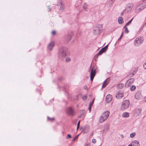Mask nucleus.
<instances>
[{
    "mask_svg": "<svg viewBox=\"0 0 146 146\" xmlns=\"http://www.w3.org/2000/svg\"><path fill=\"white\" fill-rule=\"evenodd\" d=\"M108 1L110 4H111L114 2V0H108Z\"/></svg>",
    "mask_w": 146,
    "mask_h": 146,
    "instance_id": "31",
    "label": "nucleus"
},
{
    "mask_svg": "<svg viewBox=\"0 0 146 146\" xmlns=\"http://www.w3.org/2000/svg\"><path fill=\"white\" fill-rule=\"evenodd\" d=\"M133 18H132L131 20L129 21L127 23H126V24L125 25L126 26H127L129 25V24H130L131 23V22L133 19Z\"/></svg>",
    "mask_w": 146,
    "mask_h": 146,
    "instance_id": "27",
    "label": "nucleus"
},
{
    "mask_svg": "<svg viewBox=\"0 0 146 146\" xmlns=\"http://www.w3.org/2000/svg\"><path fill=\"white\" fill-rule=\"evenodd\" d=\"M71 135L69 134H68L67 135V137H66V139H68V138H71Z\"/></svg>",
    "mask_w": 146,
    "mask_h": 146,
    "instance_id": "37",
    "label": "nucleus"
},
{
    "mask_svg": "<svg viewBox=\"0 0 146 146\" xmlns=\"http://www.w3.org/2000/svg\"><path fill=\"white\" fill-rule=\"evenodd\" d=\"M91 107L89 106L88 108V109L89 111V112H90L91 111Z\"/></svg>",
    "mask_w": 146,
    "mask_h": 146,
    "instance_id": "44",
    "label": "nucleus"
},
{
    "mask_svg": "<svg viewBox=\"0 0 146 146\" xmlns=\"http://www.w3.org/2000/svg\"><path fill=\"white\" fill-rule=\"evenodd\" d=\"M120 136H121V137L122 138H123V137H124V136H123V135H122V134H121V135Z\"/></svg>",
    "mask_w": 146,
    "mask_h": 146,
    "instance_id": "49",
    "label": "nucleus"
},
{
    "mask_svg": "<svg viewBox=\"0 0 146 146\" xmlns=\"http://www.w3.org/2000/svg\"><path fill=\"white\" fill-rule=\"evenodd\" d=\"M133 7V5L132 3H129L127 5L125 11L127 13H128L131 11Z\"/></svg>",
    "mask_w": 146,
    "mask_h": 146,
    "instance_id": "8",
    "label": "nucleus"
},
{
    "mask_svg": "<svg viewBox=\"0 0 146 146\" xmlns=\"http://www.w3.org/2000/svg\"><path fill=\"white\" fill-rule=\"evenodd\" d=\"M112 99V95L110 94L108 95L106 98V101L108 103H110Z\"/></svg>",
    "mask_w": 146,
    "mask_h": 146,
    "instance_id": "15",
    "label": "nucleus"
},
{
    "mask_svg": "<svg viewBox=\"0 0 146 146\" xmlns=\"http://www.w3.org/2000/svg\"><path fill=\"white\" fill-rule=\"evenodd\" d=\"M85 146H90V145L89 144L87 143L85 145Z\"/></svg>",
    "mask_w": 146,
    "mask_h": 146,
    "instance_id": "50",
    "label": "nucleus"
},
{
    "mask_svg": "<svg viewBox=\"0 0 146 146\" xmlns=\"http://www.w3.org/2000/svg\"><path fill=\"white\" fill-rule=\"evenodd\" d=\"M92 142L94 143H95L96 142V140L95 139H93L92 140Z\"/></svg>",
    "mask_w": 146,
    "mask_h": 146,
    "instance_id": "38",
    "label": "nucleus"
},
{
    "mask_svg": "<svg viewBox=\"0 0 146 146\" xmlns=\"http://www.w3.org/2000/svg\"><path fill=\"white\" fill-rule=\"evenodd\" d=\"M48 8L49 9V11H50V10H51V9L50 8V7L49 6H48Z\"/></svg>",
    "mask_w": 146,
    "mask_h": 146,
    "instance_id": "51",
    "label": "nucleus"
},
{
    "mask_svg": "<svg viewBox=\"0 0 146 146\" xmlns=\"http://www.w3.org/2000/svg\"><path fill=\"white\" fill-rule=\"evenodd\" d=\"M71 60V59L69 57H67L66 58V62H68Z\"/></svg>",
    "mask_w": 146,
    "mask_h": 146,
    "instance_id": "32",
    "label": "nucleus"
},
{
    "mask_svg": "<svg viewBox=\"0 0 146 146\" xmlns=\"http://www.w3.org/2000/svg\"><path fill=\"white\" fill-rule=\"evenodd\" d=\"M71 33H68L64 37V40L65 42L68 43L71 39L72 37Z\"/></svg>",
    "mask_w": 146,
    "mask_h": 146,
    "instance_id": "7",
    "label": "nucleus"
},
{
    "mask_svg": "<svg viewBox=\"0 0 146 146\" xmlns=\"http://www.w3.org/2000/svg\"><path fill=\"white\" fill-rule=\"evenodd\" d=\"M110 81L109 78H108L106 79L102 85V88L105 87L108 84Z\"/></svg>",
    "mask_w": 146,
    "mask_h": 146,
    "instance_id": "17",
    "label": "nucleus"
},
{
    "mask_svg": "<svg viewBox=\"0 0 146 146\" xmlns=\"http://www.w3.org/2000/svg\"><path fill=\"white\" fill-rule=\"evenodd\" d=\"M85 113V111L84 110H82L81 112L80 113H81V116H82L83 115H84V113Z\"/></svg>",
    "mask_w": 146,
    "mask_h": 146,
    "instance_id": "34",
    "label": "nucleus"
},
{
    "mask_svg": "<svg viewBox=\"0 0 146 146\" xmlns=\"http://www.w3.org/2000/svg\"><path fill=\"white\" fill-rule=\"evenodd\" d=\"M141 112V108H138L135 110V114L137 117L140 115Z\"/></svg>",
    "mask_w": 146,
    "mask_h": 146,
    "instance_id": "16",
    "label": "nucleus"
},
{
    "mask_svg": "<svg viewBox=\"0 0 146 146\" xmlns=\"http://www.w3.org/2000/svg\"><path fill=\"white\" fill-rule=\"evenodd\" d=\"M102 29L101 25H99L95 27L94 29L93 33L95 35H98L100 33V31Z\"/></svg>",
    "mask_w": 146,
    "mask_h": 146,
    "instance_id": "5",
    "label": "nucleus"
},
{
    "mask_svg": "<svg viewBox=\"0 0 146 146\" xmlns=\"http://www.w3.org/2000/svg\"><path fill=\"white\" fill-rule=\"evenodd\" d=\"M67 113L69 115L71 116H73L74 115V110L70 107H69L68 109Z\"/></svg>",
    "mask_w": 146,
    "mask_h": 146,
    "instance_id": "11",
    "label": "nucleus"
},
{
    "mask_svg": "<svg viewBox=\"0 0 146 146\" xmlns=\"http://www.w3.org/2000/svg\"><path fill=\"white\" fill-rule=\"evenodd\" d=\"M124 86V84L122 83H121L118 84L117 86V88L119 89H122Z\"/></svg>",
    "mask_w": 146,
    "mask_h": 146,
    "instance_id": "20",
    "label": "nucleus"
},
{
    "mask_svg": "<svg viewBox=\"0 0 146 146\" xmlns=\"http://www.w3.org/2000/svg\"><path fill=\"white\" fill-rule=\"evenodd\" d=\"M69 51L68 48L65 46H61L59 49L58 52V55L62 58H64L68 54Z\"/></svg>",
    "mask_w": 146,
    "mask_h": 146,
    "instance_id": "1",
    "label": "nucleus"
},
{
    "mask_svg": "<svg viewBox=\"0 0 146 146\" xmlns=\"http://www.w3.org/2000/svg\"><path fill=\"white\" fill-rule=\"evenodd\" d=\"M130 102L128 100H125L122 103L121 106V109L122 110H124L127 109L129 106Z\"/></svg>",
    "mask_w": 146,
    "mask_h": 146,
    "instance_id": "6",
    "label": "nucleus"
},
{
    "mask_svg": "<svg viewBox=\"0 0 146 146\" xmlns=\"http://www.w3.org/2000/svg\"><path fill=\"white\" fill-rule=\"evenodd\" d=\"M135 135L136 134L135 133H133L130 134V137L131 138H133Z\"/></svg>",
    "mask_w": 146,
    "mask_h": 146,
    "instance_id": "28",
    "label": "nucleus"
},
{
    "mask_svg": "<svg viewBox=\"0 0 146 146\" xmlns=\"http://www.w3.org/2000/svg\"><path fill=\"white\" fill-rule=\"evenodd\" d=\"M123 96V93L121 91H119L117 93L115 96L116 98L118 99H121L122 98Z\"/></svg>",
    "mask_w": 146,
    "mask_h": 146,
    "instance_id": "12",
    "label": "nucleus"
},
{
    "mask_svg": "<svg viewBox=\"0 0 146 146\" xmlns=\"http://www.w3.org/2000/svg\"><path fill=\"white\" fill-rule=\"evenodd\" d=\"M141 97L142 95L140 91H138L136 92L135 96V98L136 99L140 100Z\"/></svg>",
    "mask_w": 146,
    "mask_h": 146,
    "instance_id": "13",
    "label": "nucleus"
},
{
    "mask_svg": "<svg viewBox=\"0 0 146 146\" xmlns=\"http://www.w3.org/2000/svg\"><path fill=\"white\" fill-rule=\"evenodd\" d=\"M104 52L102 51V50H100L99 52L97 54V55H101Z\"/></svg>",
    "mask_w": 146,
    "mask_h": 146,
    "instance_id": "29",
    "label": "nucleus"
},
{
    "mask_svg": "<svg viewBox=\"0 0 146 146\" xmlns=\"http://www.w3.org/2000/svg\"><path fill=\"white\" fill-rule=\"evenodd\" d=\"M110 114L109 111H106L104 112L102 115L100 119V122L102 123L106 120Z\"/></svg>",
    "mask_w": 146,
    "mask_h": 146,
    "instance_id": "2",
    "label": "nucleus"
},
{
    "mask_svg": "<svg viewBox=\"0 0 146 146\" xmlns=\"http://www.w3.org/2000/svg\"><path fill=\"white\" fill-rule=\"evenodd\" d=\"M143 41V38L141 36L137 37L134 41V45L136 46H138L141 44Z\"/></svg>",
    "mask_w": 146,
    "mask_h": 146,
    "instance_id": "3",
    "label": "nucleus"
},
{
    "mask_svg": "<svg viewBox=\"0 0 146 146\" xmlns=\"http://www.w3.org/2000/svg\"><path fill=\"white\" fill-rule=\"evenodd\" d=\"M108 46V45H107L106 46L104 47H103L106 50H107V48Z\"/></svg>",
    "mask_w": 146,
    "mask_h": 146,
    "instance_id": "42",
    "label": "nucleus"
},
{
    "mask_svg": "<svg viewBox=\"0 0 146 146\" xmlns=\"http://www.w3.org/2000/svg\"><path fill=\"white\" fill-rule=\"evenodd\" d=\"M54 42L53 41H52L50 42L47 46L48 49L50 50H51L54 46Z\"/></svg>",
    "mask_w": 146,
    "mask_h": 146,
    "instance_id": "14",
    "label": "nucleus"
},
{
    "mask_svg": "<svg viewBox=\"0 0 146 146\" xmlns=\"http://www.w3.org/2000/svg\"><path fill=\"white\" fill-rule=\"evenodd\" d=\"M47 119L48 120L52 121L54 120V118L53 117L50 118L49 117H47Z\"/></svg>",
    "mask_w": 146,
    "mask_h": 146,
    "instance_id": "30",
    "label": "nucleus"
},
{
    "mask_svg": "<svg viewBox=\"0 0 146 146\" xmlns=\"http://www.w3.org/2000/svg\"><path fill=\"white\" fill-rule=\"evenodd\" d=\"M78 95H77L76 96V98H75V100H77V99H78Z\"/></svg>",
    "mask_w": 146,
    "mask_h": 146,
    "instance_id": "48",
    "label": "nucleus"
},
{
    "mask_svg": "<svg viewBox=\"0 0 146 146\" xmlns=\"http://www.w3.org/2000/svg\"><path fill=\"white\" fill-rule=\"evenodd\" d=\"M143 67L144 68L146 69V62L143 65Z\"/></svg>",
    "mask_w": 146,
    "mask_h": 146,
    "instance_id": "41",
    "label": "nucleus"
},
{
    "mask_svg": "<svg viewBox=\"0 0 146 146\" xmlns=\"http://www.w3.org/2000/svg\"><path fill=\"white\" fill-rule=\"evenodd\" d=\"M60 4H61L62 5V3H61H61H60Z\"/></svg>",
    "mask_w": 146,
    "mask_h": 146,
    "instance_id": "56",
    "label": "nucleus"
},
{
    "mask_svg": "<svg viewBox=\"0 0 146 146\" xmlns=\"http://www.w3.org/2000/svg\"><path fill=\"white\" fill-rule=\"evenodd\" d=\"M80 121H79L77 124V130H78L79 127L80 125Z\"/></svg>",
    "mask_w": 146,
    "mask_h": 146,
    "instance_id": "35",
    "label": "nucleus"
},
{
    "mask_svg": "<svg viewBox=\"0 0 146 146\" xmlns=\"http://www.w3.org/2000/svg\"><path fill=\"white\" fill-rule=\"evenodd\" d=\"M128 146H133V145L131 144L129 145Z\"/></svg>",
    "mask_w": 146,
    "mask_h": 146,
    "instance_id": "53",
    "label": "nucleus"
},
{
    "mask_svg": "<svg viewBox=\"0 0 146 146\" xmlns=\"http://www.w3.org/2000/svg\"><path fill=\"white\" fill-rule=\"evenodd\" d=\"M135 74L133 73H132V74H130V76H133Z\"/></svg>",
    "mask_w": 146,
    "mask_h": 146,
    "instance_id": "47",
    "label": "nucleus"
},
{
    "mask_svg": "<svg viewBox=\"0 0 146 146\" xmlns=\"http://www.w3.org/2000/svg\"><path fill=\"white\" fill-rule=\"evenodd\" d=\"M109 129V127L107 125H106L104 129L103 130V132L104 133H106L107 131H108V130Z\"/></svg>",
    "mask_w": 146,
    "mask_h": 146,
    "instance_id": "22",
    "label": "nucleus"
},
{
    "mask_svg": "<svg viewBox=\"0 0 146 146\" xmlns=\"http://www.w3.org/2000/svg\"><path fill=\"white\" fill-rule=\"evenodd\" d=\"M134 79L133 78H131L128 80L126 82L125 86L126 87H128L130 86L134 82Z\"/></svg>",
    "mask_w": 146,
    "mask_h": 146,
    "instance_id": "10",
    "label": "nucleus"
},
{
    "mask_svg": "<svg viewBox=\"0 0 146 146\" xmlns=\"http://www.w3.org/2000/svg\"><path fill=\"white\" fill-rule=\"evenodd\" d=\"M122 117H128L129 116V113L127 112L124 113L122 114Z\"/></svg>",
    "mask_w": 146,
    "mask_h": 146,
    "instance_id": "23",
    "label": "nucleus"
},
{
    "mask_svg": "<svg viewBox=\"0 0 146 146\" xmlns=\"http://www.w3.org/2000/svg\"><path fill=\"white\" fill-rule=\"evenodd\" d=\"M88 5L86 3H84L83 8L84 9V10L85 11H88L87 10Z\"/></svg>",
    "mask_w": 146,
    "mask_h": 146,
    "instance_id": "24",
    "label": "nucleus"
},
{
    "mask_svg": "<svg viewBox=\"0 0 146 146\" xmlns=\"http://www.w3.org/2000/svg\"><path fill=\"white\" fill-rule=\"evenodd\" d=\"M123 33H122L121 35L120 36L119 38L118 39V40H120L122 38V37L123 36Z\"/></svg>",
    "mask_w": 146,
    "mask_h": 146,
    "instance_id": "43",
    "label": "nucleus"
},
{
    "mask_svg": "<svg viewBox=\"0 0 146 146\" xmlns=\"http://www.w3.org/2000/svg\"><path fill=\"white\" fill-rule=\"evenodd\" d=\"M145 7H146V2L142 3L137 7L135 10V12L136 13H138L143 10Z\"/></svg>",
    "mask_w": 146,
    "mask_h": 146,
    "instance_id": "4",
    "label": "nucleus"
},
{
    "mask_svg": "<svg viewBox=\"0 0 146 146\" xmlns=\"http://www.w3.org/2000/svg\"><path fill=\"white\" fill-rule=\"evenodd\" d=\"M87 98V96H84L82 97V99L84 100H86Z\"/></svg>",
    "mask_w": 146,
    "mask_h": 146,
    "instance_id": "36",
    "label": "nucleus"
},
{
    "mask_svg": "<svg viewBox=\"0 0 146 146\" xmlns=\"http://www.w3.org/2000/svg\"><path fill=\"white\" fill-rule=\"evenodd\" d=\"M98 55H97V54L95 56H94L95 59L96 61V59H97L98 58Z\"/></svg>",
    "mask_w": 146,
    "mask_h": 146,
    "instance_id": "40",
    "label": "nucleus"
},
{
    "mask_svg": "<svg viewBox=\"0 0 146 146\" xmlns=\"http://www.w3.org/2000/svg\"><path fill=\"white\" fill-rule=\"evenodd\" d=\"M78 136H79V135L76 136L74 137L73 139H72V141H75V140H76V139H77V138H78Z\"/></svg>",
    "mask_w": 146,
    "mask_h": 146,
    "instance_id": "33",
    "label": "nucleus"
},
{
    "mask_svg": "<svg viewBox=\"0 0 146 146\" xmlns=\"http://www.w3.org/2000/svg\"><path fill=\"white\" fill-rule=\"evenodd\" d=\"M102 50V51H103V52H105L106 51V49H104V48H102L101 50Z\"/></svg>",
    "mask_w": 146,
    "mask_h": 146,
    "instance_id": "39",
    "label": "nucleus"
},
{
    "mask_svg": "<svg viewBox=\"0 0 146 146\" xmlns=\"http://www.w3.org/2000/svg\"><path fill=\"white\" fill-rule=\"evenodd\" d=\"M52 35H54L56 33V32L55 31H53L52 32Z\"/></svg>",
    "mask_w": 146,
    "mask_h": 146,
    "instance_id": "45",
    "label": "nucleus"
},
{
    "mask_svg": "<svg viewBox=\"0 0 146 146\" xmlns=\"http://www.w3.org/2000/svg\"><path fill=\"white\" fill-rule=\"evenodd\" d=\"M94 99H95V98L93 99V100L92 102V103H93L94 102Z\"/></svg>",
    "mask_w": 146,
    "mask_h": 146,
    "instance_id": "54",
    "label": "nucleus"
},
{
    "mask_svg": "<svg viewBox=\"0 0 146 146\" xmlns=\"http://www.w3.org/2000/svg\"><path fill=\"white\" fill-rule=\"evenodd\" d=\"M133 146H140L139 142L136 140L134 141L131 143Z\"/></svg>",
    "mask_w": 146,
    "mask_h": 146,
    "instance_id": "18",
    "label": "nucleus"
},
{
    "mask_svg": "<svg viewBox=\"0 0 146 146\" xmlns=\"http://www.w3.org/2000/svg\"><path fill=\"white\" fill-rule=\"evenodd\" d=\"M144 100L145 102H146V96Z\"/></svg>",
    "mask_w": 146,
    "mask_h": 146,
    "instance_id": "52",
    "label": "nucleus"
},
{
    "mask_svg": "<svg viewBox=\"0 0 146 146\" xmlns=\"http://www.w3.org/2000/svg\"><path fill=\"white\" fill-rule=\"evenodd\" d=\"M118 22L119 24H122L123 23V19L121 17H119L118 19Z\"/></svg>",
    "mask_w": 146,
    "mask_h": 146,
    "instance_id": "21",
    "label": "nucleus"
},
{
    "mask_svg": "<svg viewBox=\"0 0 146 146\" xmlns=\"http://www.w3.org/2000/svg\"><path fill=\"white\" fill-rule=\"evenodd\" d=\"M123 12H122L121 14V15H123Z\"/></svg>",
    "mask_w": 146,
    "mask_h": 146,
    "instance_id": "55",
    "label": "nucleus"
},
{
    "mask_svg": "<svg viewBox=\"0 0 146 146\" xmlns=\"http://www.w3.org/2000/svg\"><path fill=\"white\" fill-rule=\"evenodd\" d=\"M96 74V69L93 67L90 73V80L92 81Z\"/></svg>",
    "mask_w": 146,
    "mask_h": 146,
    "instance_id": "9",
    "label": "nucleus"
},
{
    "mask_svg": "<svg viewBox=\"0 0 146 146\" xmlns=\"http://www.w3.org/2000/svg\"><path fill=\"white\" fill-rule=\"evenodd\" d=\"M93 104V103H92V102L90 103V105H89V106L91 107L92 106Z\"/></svg>",
    "mask_w": 146,
    "mask_h": 146,
    "instance_id": "46",
    "label": "nucleus"
},
{
    "mask_svg": "<svg viewBox=\"0 0 146 146\" xmlns=\"http://www.w3.org/2000/svg\"><path fill=\"white\" fill-rule=\"evenodd\" d=\"M135 86L134 85L130 87V90L132 91H134L135 90Z\"/></svg>",
    "mask_w": 146,
    "mask_h": 146,
    "instance_id": "26",
    "label": "nucleus"
},
{
    "mask_svg": "<svg viewBox=\"0 0 146 146\" xmlns=\"http://www.w3.org/2000/svg\"><path fill=\"white\" fill-rule=\"evenodd\" d=\"M127 26H126L125 25L124 26L123 28L125 29V33L127 34L129 33V31L128 30V28L127 27Z\"/></svg>",
    "mask_w": 146,
    "mask_h": 146,
    "instance_id": "25",
    "label": "nucleus"
},
{
    "mask_svg": "<svg viewBox=\"0 0 146 146\" xmlns=\"http://www.w3.org/2000/svg\"><path fill=\"white\" fill-rule=\"evenodd\" d=\"M90 126L88 125H86L84 129V132L87 133L88 132L90 129Z\"/></svg>",
    "mask_w": 146,
    "mask_h": 146,
    "instance_id": "19",
    "label": "nucleus"
}]
</instances>
